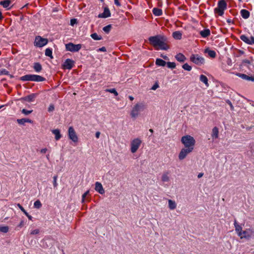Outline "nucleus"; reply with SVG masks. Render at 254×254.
I'll return each mask as SVG.
<instances>
[{"mask_svg": "<svg viewBox=\"0 0 254 254\" xmlns=\"http://www.w3.org/2000/svg\"><path fill=\"white\" fill-rule=\"evenodd\" d=\"M54 109H55V107H54V105L51 104L50 105V106L48 108V111L49 112H53L54 110Z\"/></svg>", "mask_w": 254, "mask_h": 254, "instance_id": "09e8293b", "label": "nucleus"}, {"mask_svg": "<svg viewBox=\"0 0 254 254\" xmlns=\"http://www.w3.org/2000/svg\"><path fill=\"white\" fill-rule=\"evenodd\" d=\"M249 38H250L248 37L247 36H246L245 35H242L240 36V39L243 41H244V42H245L246 43H247L248 44H249V43H250Z\"/></svg>", "mask_w": 254, "mask_h": 254, "instance_id": "72a5a7b5", "label": "nucleus"}, {"mask_svg": "<svg viewBox=\"0 0 254 254\" xmlns=\"http://www.w3.org/2000/svg\"><path fill=\"white\" fill-rule=\"evenodd\" d=\"M57 178H58L57 175L54 176L53 177V186H54V188H57V187L58 186V184L57 182Z\"/></svg>", "mask_w": 254, "mask_h": 254, "instance_id": "c03bdc74", "label": "nucleus"}, {"mask_svg": "<svg viewBox=\"0 0 254 254\" xmlns=\"http://www.w3.org/2000/svg\"><path fill=\"white\" fill-rule=\"evenodd\" d=\"M219 130L217 127H215L213 128L212 130L211 136L213 139H216L218 137Z\"/></svg>", "mask_w": 254, "mask_h": 254, "instance_id": "aec40b11", "label": "nucleus"}, {"mask_svg": "<svg viewBox=\"0 0 254 254\" xmlns=\"http://www.w3.org/2000/svg\"><path fill=\"white\" fill-rule=\"evenodd\" d=\"M129 99L131 100V101H132L133 99H134V98L131 96H129Z\"/></svg>", "mask_w": 254, "mask_h": 254, "instance_id": "338daca9", "label": "nucleus"}, {"mask_svg": "<svg viewBox=\"0 0 254 254\" xmlns=\"http://www.w3.org/2000/svg\"><path fill=\"white\" fill-rule=\"evenodd\" d=\"M166 64L167 65V67L171 69H174L176 67V64L174 62H166Z\"/></svg>", "mask_w": 254, "mask_h": 254, "instance_id": "c9c22d12", "label": "nucleus"}, {"mask_svg": "<svg viewBox=\"0 0 254 254\" xmlns=\"http://www.w3.org/2000/svg\"><path fill=\"white\" fill-rule=\"evenodd\" d=\"M39 233V230L38 229H35L31 232V235L38 234Z\"/></svg>", "mask_w": 254, "mask_h": 254, "instance_id": "864d4df0", "label": "nucleus"}, {"mask_svg": "<svg viewBox=\"0 0 254 254\" xmlns=\"http://www.w3.org/2000/svg\"><path fill=\"white\" fill-rule=\"evenodd\" d=\"M17 122L19 125H24V124L26 123L25 119H17Z\"/></svg>", "mask_w": 254, "mask_h": 254, "instance_id": "a18cd8bd", "label": "nucleus"}, {"mask_svg": "<svg viewBox=\"0 0 254 254\" xmlns=\"http://www.w3.org/2000/svg\"><path fill=\"white\" fill-rule=\"evenodd\" d=\"M114 1L115 4H116L117 6H120L121 5V3L119 2L118 0H114Z\"/></svg>", "mask_w": 254, "mask_h": 254, "instance_id": "680f3d73", "label": "nucleus"}, {"mask_svg": "<svg viewBox=\"0 0 254 254\" xmlns=\"http://www.w3.org/2000/svg\"><path fill=\"white\" fill-rule=\"evenodd\" d=\"M105 91L107 92L113 93L115 96L118 95V93L117 91H116V89H115V88L106 89L105 90Z\"/></svg>", "mask_w": 254, "mask_h": 254, "instance_id": "58836bf2", "label": "nucleus"}, {"mask_svg": "<svg viewBox=\"0 0 254 254\" xmlns=\"http://www.w3.org/2000/svg\"><path fill=\"white\" fill-rule=\"evenodd\" d=\"M68 134L69 138L74 142L78 141V137L74 128L72 127H70L68 130Z\"/></svg>", "mask_w": 254, "mask_h": 254, "instance_id": "f8f14e48", "label": "nucleus"}, {"mask_svg": "<svg viewBox=\"0 0 254 254\" xmlns=\"http://www.w3.org/2000/svg\"><path fill=\"white\" fill-rule=\"evenodd\" d=\"M251 62L248 60H244L242 61L241 66L242 67L246 66L249 68H250V65H251Z\"/></svg>", "mask_w": 254, "mask_h": 254, "instance_id": "2f4dec72", "label": "nucleus"}, {"mask_svg": "<svg viewBox=\"0 0 254 254\" xmlns=\"http://www.w3.org/2000/svg\"><path fill=\"white\" fill-rule=\"evenodd\" d=\"M144 109V105L142 103L136 104L132 108L130 115L131 118L135 119L138 117L140 112Z\"/></svg>", "mask_w": 254, "mask_h": 254, "instance_id": "20e7f679", "label": "nucleus"}, {"mask_svg": "<svg viewBox=\"0 0 254 254\" xmlns=\"http://www.w3.org/2000/svg\"><path fill=\"white\" fill-rule=\"evenodd\" d=\"M155 64L158 66H164L166 64V62L161 59H157Z\"/></svg>", "mask_w": 254, "mask_h": 254, "instance_id": "c85d7f7f", "label": "nucleus"}, {"mask_svg": "<svg viewBox=\"0 0 254 254\" xmlns=\"http://www.w3.org/2000/svg\"><path fill=\"white\" fill-rule=\"evenodd\" d=\"M112 25L109 24L108 25L103 28V30L106 33H109L110 31H111V29L112 28Z\"/></svg>", "mask_w": 254, "mask_h": 254, "instance_id": "f704fd0d", "label": "nucleus"}, {"mask_svg": "<svg viewBox=\"0 0 254 254\" xmlns=\"http://www.w3.org/2000/svg\"><path fill=\"white\" fill-rule=\"evenodd\" d=\"M0 74L9 75V72L5 69H2L0 70Z\"/></svg>", "mask_w": 254, "mask_h": 254, "instance_id": "de8ad7c7", "label": "nucleus"}, {"mask_svg": "<svg viewBox=\"0 0 254 254\" xmlns=\"http://www.w3.org/2000/svg\"><path fill=\"white\" fill-rule=\"evenodd\" d=\"M33 68L34 70L37 72L41 71L42 70V66L39 63H34Z\"/></svg>", "mask_w": 254, "mask_h": 254, "instance_id": "7c9ffc66", "label": "nucleus"}, {"mask_svg": "<svg viewBox=\"0 0 254 254\" xmlns=\"http://www.w3.org/2000/svg\"><path fill=\"white\" fill-rule=\"evenodd\" d=\"M182 67L187 71H190L191 69V66L189 65L187 63L183 65Z\"/></svg>", "mask_w": 254, "mask_h": 254, "instance_id": "79ce46f5", "label": "nucleus"}, {"mask_svg": "<svg viewBox=\"0 0 254 254\" xmlns=\"http://www.w3.org/2000/svg\"><path fill=\"white\" fill-rule=\"evenodd\" d=\"M250 43L249 45H253L254 44V37L253 36L250 37L249 38Z\"/></svg>", "mask_w": 254, "mask_h": 254, "instance_id": "3c124183", "label": "nucleus"}, {"mask_svg": "<svg viewBox=\"0 0 254 254\" xmlns=\"http://www.w3.org/2000/svg\"><path fill=\"white\" fill-rule=\"evenodd\" d=\"M52 132L55 135V139L56 140H58L61 138L62 136L60 133V131L59 129H53L52 131Z\"/></svg>", "mask_w": 254, "mask_h": 254, "instance_id": "412c9836", "label": "nucleus"}, {"mask_svg": "<svg viewBox=\"0 0 254 254\" xmlns=\"http://www.w3.org/2000/svg\"><path fill=\"white\" fill-rule=\"evenodd\" d=\"M74 62L69 59H66L63 64L64 69H70L74 65Z\"/></svg>", "mask_w": 254, "mask_h": 254, "instance_id": "ddd939ff", "label": "nucleus"}, {"mask_svg": "<svg viewBox=\"0 0 254 254\" xmlns=\"http://www.w3.org/2000/svg\"><path fill=\"white\" fill-rule=\"evenodd\" d=\"M199 79L201 82L204 83L207 87H208L209 86V84L208 82V79H207V77L205 75H204L203 74L200 75Z\"/></svg>", "mask_w": 254, "mask_h": 254, "instance_id": "bb28decb", "label": "nucleus"}, {"mask_svg": "<svg viewBox=\"0 0 254 254\" xmlns=\"http://www.w3.org/2000/svg\"><path fill=\"white\" fill-rule=\"evenodd\" d=\"M234 226L235 228L236 231L237 232V234L240 238L242 237V236L243 235V230H242V227L238 224L237 221L235 220L234 221Z\"/></svg>", "mask_w": 254, "mask_h": 254, "instance_id": "4468645a", "label": "nucleus"}, {"mask_svg": "<svg viewBox=\"0 0 254 254\" xmlns=\"http://www.w3.org/2000/svg\"><path fill=\"white\" fill-rule=\"evenodd\" d=\"M241 14L243 18L247 19L250 16V12L246 9H242L241 10Z\"/></svg>", "mask_w": 254, "mask_h": 254, "instance_id": "5701e85b", "label": "nucleus"}, {"mask_svg": "<svg viewBox=\"0 0 254 254\" xmlns=\"http://www.w3.org/2000/svg\"><path fill=\"white\" fill-rule=\"evenodd\" d=\"M153 13L155 16H160L162 14V10L158 8H154L152 10Z\"/></svg>", "mask_w": 254, "mask_h": 254, "instance_id": "c756f323", "label": "nucleus"}, {"mask_svg": "<svg viewBox=\"0 0 254 254\" xmlns=\"http://www.w3.org/2000/svg\"><path fill=\"white\" fill-rule=\"evenodd\" d=\"M8 226H0V232L6 233L8 231Z\"/></svg>", "mask_w": 254, "mask_h": 254, "instance_id": "a19ab883", "label": "nucleus"}, {"mask_svg": "<svg viewBox=\"0 0 254 254\" xmlns=\"http://www.w3.org/2000/svg\"><path fill=\"white\" fill-rule=\"evenodd\" d=\"M168 205H169V208L171 210H174L177 207V204H176L175 201L174 200H172L171 199L168 200Z\"/></svg>", "mask_w": 254, "mask_h": 254, "instance_id": "b1692460", "label": "nucleus"}, {"mask_svg": "<svg viewBox=\"0 0 254 254\" xmlns=\"http://www.w3.org/2000/svg\"><path fill=\"white\" fill-rule=\"evenodd\" d=\"M182 33L180 31H177L173 33V37L174 39L180 40L182 38Z\"/></svg>", "mask_w": 254, "mask_h": 254, "instance_id": "cd10ccee", "label": "nucleus"}, {"mask_svg": "<svg viewBox=\"0 0 254 254\" xmlns=\"http://www.w3.org/2000/svg\"><path fill=\"white\" fill-rule=\"evenodd\" d=\"M22 81H32L36 82H41L46 80V79L39 75L35 74H26L20 77Z\"/></svg>", "mask_w": 254, "mask_h": 254, "instance_id": "7ed1b4c3", "label": "nucleus"}, {"mask_svg": "<svg viewBox=\"0 0 254 254\" xmlns=\"http://www.w3.org/2000/svg\"><path fill=\"white\" fill-rule=\"evenodd\" d=\"M227 3L225 0H220L218 6L214 9L215 13H218L220 16L224 14V10L226 8Z\"/></svg>", "mask_w": 254, "mask_h": 254, "instance_id": "39448f33", "label": "nucleus"}, {"mask_svg": "<svg viewBox=\"0 0 254 254\" xmlns=\"http://www.w3.org/2000/svg\"><path fill=\"white\" fill-rule=\"evenodd\" d=\"M37 94L33 93L28 96L22 97V98H21V100L26 101L28 102H31L34 100L35 98L37 97Z\"/></svg>", "mask_w": 254, "mask_h": 254, "instance_id": "dca6fc26", "label": "nucleus"}, {"mask_svg": "<svg viewBox=\"0 0 254 254\" xmlns=\"http://www.w3.org/2000/svg\"><path fill=\"white\" fill-rule=\"evenodd\" d=\"M243 235L241 239L245 238L248 240L254 238V229L248 228L243 231Z\"/></svg>", "mask_w": 254, "mask_h": 254, "instance_id": "6e6552de", "label": "nucleus"}, {"mask_svg": "<svg viewBox=\"0 0 254 254\" xmlns=\"http://www.w3.org/2000/svg\"><path fill=\"white\" fill-rule=\"evenodd\" d=\"M11 3L10 0H4L0 2V4L2 5L4 8L9 9L8 7Z\"/></svg>", "mask_w": 254, "mask_h": 254, "instance_id": "a878e982", "label": "nucleus"}, {"mask_svg": "<svg viewBox=\"0 0 254 254\" xmlns=\"http://www.w3.org/2000/svg\"><path fill=\"white\" fill-rule=\"evenodd\" d=\"M148 40L156 50H167L169 48L167 45L168 40L164 36L161 35L151 36Z\"/></svg>", "mask_w": 254, "mask_h": 254, "instance_id": "f257e3e1", "label": "nucleus"}, {"mask_svg": "<svg viewBox=\"0 0 254 254\" xmlns=\"http://www.w3.org/2000/svg\"><path fill=\"white\" fill-rule=\"evenodd\" d=\"M111 16V13L109 9L106 7L104 8V12L98 15L99 18H107Z\"/></svg>", "mask_w": 254, "mask_h": 254, "instance_id": "2eb2a0df", "label": "nucleus"}, {"mask_svg": "<svg viewBox=\"0 0 254 254\" xmlns=\"http://www.w3.org/2000/svg\"><path fill=\"white\" fill-rule=\"evenodd\" d=\"M159 87V85L157 83H155L153 86L151 87V89L153 90H156L157 88Z\"/></svg>", "mask_w": 254, "mask_h": 254, "instance_id": "603ef678", "label": "nucleus"}, {"mask_svg": "<svg viewBox=\"0 0 254 254\" xmlns=\"http://www.w3.org/2000/svg\"><path fill=\"white\" fill-rule=\"evenodd\" d=\"M34 206L36 208H40L42 206V204L39 200H37L34 203Z\"/></svg>", "mask_w": 254, "mask_h": 254, "instance_id": "ea45409f", "label": "nucleus"}, {"mask_svg": "<svg viewBox=\"0 0 254 254\" xmlns=\"http://www.w3.org/2000/svg\"><path fill=\"white\" fill-rule=\"evenodd\" d=\"M33 112L32 110H27L26 109H23L21 110L22 113L25 115H28Z\"/></svg>", "mask_w": 254, "mask_h": 254, "instance_id": "37998d69", "label": "nucleus"}, {"mask_svg": "<svg viewBox=\"0 0 254 254\" xmlns=\"http://www.w3.org/2000/svg\"><path fill=\"white\" fill-rule=\"evenodd\" d=\"M161 57L162 58H163L164 60H169L168 57L167 56H166V55H164L163 54H161Z\"/></svg>", "mask_w": 254, "mask_h": 254, "instance_id": "13d9d810", "label": "nucleus"}, {"mask_svg": "<svg viewBox=\"0 0 254 254\" xmlns=\"http://www.w3.org/2000/svg\"><path fill=\"white\" fill-rule=\"evenodd\" d=\"M95 190L100 194H103L105 190L103 188L102 184L99 182H96Z\"/></svg>", "mask_w": 254, "mask_h": 254, "instance_id": "f3484780", "label": "nucleus"}, {"mask_svg": "<svg viewBox=\"0 0 254 254\" xmlns=\"http://www.w3.org/2000/svg\"><path fill=\"white\" fill-rule=\"evenodd\" d=\"M25 121H26V123H31L32 122V121L29 119H25Z\"/></svg>", "mask_w": 254, "mask_h": 254, "instance_id": "0e129e2a", "label": "nucleus"}, {"mask_svg": "<svg viewBox=\"0 0 254 254\" xmlns=\"http://www.w3.org/2000/svg\"><path fill=\"white\" fill-rule=\"evenodd\" d=\"M100 135V132L99 131H97L95 133V136L96 138H99Z\"/></svg>", "mask_w": 254, "mask_h": 254, "instance_id": "052dcab7", "label": "nucleus"}, {"mask_svg": "<svg viewBox=\"0 0 254 254\" xmlns=\"http://www.w3.org/2000/svg\"><path fill=\"white\" fill-rule=\"evenodd\" d=\"M200 34L202 37L206 38L210 35V31L209 29H206L202 31H201L200 32Z\"/></svg>", "mask_w": 254, "mask_h": 254, "instance_id": "4be33fe9", "label": "nucleus"}, {"mask_svg": "<svg viewBox=\"0 0 254 254\" xmlns=\"http://www.w3.org/2000/svg\"><path fill=\"white\" fill-rule=\"evenodd\" d=\"M226 103H227L228 104H229V105H230V108H231V109L232 110H234V106H233V105H232V104L231 102L229 100H227L226 101Z\"/></svg>", "mask_w": 254, "mask_h": 254, "instance_id": "8fccbe9b", "label": "nucleus"}, {"mask_svg": "<svg viewBox=\"0 0 254 254\" xmlns=\"http://www.w3.org/2000/svg\"><path fill=\"white\" fill-rule=\"evenodd\" d=\"M82 47L81 44H74L72 43H69L65 44V49L67 51L76 52L79 51Z\"/></svg>", "mask_w": 254, "mask_h": 254, "instance_id": "0eeeda50", "label": "nucleus"}, {"mask_svg": "<svg viewBox=\"0 0 254 254\" xmlns=\"http://www.w3.org/2000/svg\"><path fill=\"white\" fill-rule=\"evenodd\" d=\"M45 55L50 57L51 58H53L52 50L49 48L46 49L45 50Z\"/></svg>", "mask_w": 254, "mask_h": 254, "instance_id": "e433bc0d", "label": "nucleus"}, {"mask_svg": "<svg viewBox=\"0 0 254 254\" xmlns=\"http://www.w3.org/2000/svg\"><path fill=\"white\" fill-rule=\"evenodd\" d=\"M142 143L141 140L139 138H136L131 140L130 142V151L132 153H135L138 149Z\"/></svg>", "mask_w": 254, "mask_h": 254, "instance_id": "423d86ee", "label": "nucleus"}, {"mask_svg": "<svg viewBox=\"0 0 254 254\" xmlns=\"http://www.w3.org/2000/svg\"><path fill=\"white\" fill-rule=\"evenodd\" d=\"M17 205L23 212H24L25 211L24 208L19 203H18Z\"/></svg>", "mask_w": 254, "mask_h": 254, "instance_id": "6e6d98bb", "label": "nucleus"}, {"mask_svg": "<svg viewBox=\"0 0 254 254\" xmlns=\"http://www.w3.org/2000/svg\"><path fill=\"white\" fill-rule=\"evenodd\" d=\"M24 214L27 216L28 215H29V214L26 212V211L25 210L24 212Z\"/></svg>", "mask_w": 254, "mask_h": 254, "instance_id": "774afa93", "label": "nucleus"}, {"mask_svg": "<svg viewBox=\"0 0 254 254\" xmlns=\"http://www.w3.org/2000/svg\"><path fill=\"white\" fill-rule=\"evenodd\" d=\"M98 51L106 52V48L105 47H102V48H99L98 50Z\"/></svg>", "mask_w": 254, "mask_h": 254, "instance_id": "4d7b16f0", "label": "nucleus"}, {"mask_svg": "<svg viewBox=\"0 0 254 254\" xmlns=\"http://www.w3.org/2000/svg\"><path fill=\"white\" fill-rule=\"evenodd\" d=\"M169 173L168 172H164L162 176V181L163 182H168L170 180L169 177Z\"/></svg>", "mask_w": 254, "mask_h": 254, "instance_id": "393cba45", "label": "nucleus"}, {"mask_svg": "<svg viewBox=\"0 0 254 254\" xmlns=\"http://www.w3.org/2000/svg\"><path fill=\"white\" fill-rule=\"evenodd\" d=\"M190 60L194 64L197 65L203 64L205 62L204 59L197 54L192 55L190 57Z\"/></svg>", "mask_w": 254, "mask_h": 254, "instance_id": "1a4fd4ad", "label": "nucleus"}, {"mask_svg": "<svg viewBox=\"0 0 254 254\" xmlns=\"http://www.w3.org/2000/svg\"><path fill=\"white\" fill-rule=\"evenodd\" d=\"M175 58L178 62L182 63L185 62L186 60L185 56L182 53H179L176 55L175 56Z\"/></svg>", "mask_w": 254, "mask_h": 254, "instance_id": "6ab92c4d", "label": "nucleus"}, {"mask_svg": "<svg viewBox=\"0 0 254 254\" xmlns=\"http://www.w3.org/2000/svg\"><path fill=\"white\" fill-rule=\"evenodd\" d=\"M76 22L77 20L76 19H71L70 20V25L72 26H73Z\"/></svg>", "mask_w": 254, "mask_h": 254, "instance_id": "5fc2aeb1", "label": "nucleus"}, {"mask_svg": "<svg viewBox=\"0 0 254 254\" xmlns=\"http://www.w3.org/2000/svg\"><path fill=\"white\" fill-rule=\"evenodd\" d=\"M181 142L185 147L193 150L195 140L192 136L189 135L183 136L181 138Z\"/></svg>", "mask_w": 254, "mask_h": 254, "instance_id": "f03ea898", "label": "nucleus"}, {"mask_svg": "<svg viewBox=\"0 0 254 254\" xmlns=\"http://www.w3.org/2000/svg\"><path fill=\"white\" fill-rule=\"evenodd\" d=\"M47 151V149L45 148H43L41 150H40V152L42 153H45L46 152V151Z\"/></svg>", "mask_w": 254, "mask_h": 254, "instance_id": "bf43d9fd", "label": "nucleus"}, {"mask_svg": "<svg viewBox=\"0 0 254 254\" xmlns=\"http://www.w3.org/2000/svg\"><path fill=\"white\" fill-rule=\"evenodd\" d=\"M91 37L95 40H100L102 39V37L98 36L96 33L92 34Z\"/></svg>", "mask_w": 254, "mask_h": 254, "instance_id": "4c0bfd02", "label": "nucleus"}, {"mask_svg": "<svg viewBox=\"0 0 254 254\" xmlns=\"http://www.w3.org/2000/svg\"><path fill=\"white\" fill-rule=\"evenodd\" d=\"M27 217H28V218L29 220H32V217L31 215H30L29 214V215H28Z\"/></svg>", "mask_w": 254, "mask_h": 254, "instance_id": "69168bd1", "label": "nucleus"}, {"mask_svg": "<svg viewBox=\"0 0 254 254\" xmlns=\"http://www.w3.org/2000/svg\"><path fill=\"white\" fill-rule=\"evenodd\" d=\"M89 192V190L86 191L85 193H84L82 196V202L83 203L85 201V198L86 196L88 194Z\"/></svg>", "mask_w": 254, "mask_h": 254, "instance_id": "49530a36", "label": "nucleus"}, {"mask_svg": "<svg viewBox=\"0 0 254 254\" xmlns=\"http://www.w3.org/2000/svg\"><path fill=\"white\" fill-rule=\"evenodd\" d=\"M192 149L189 148H182L179 154V159L180 160L184 159L186 156L192 151Z\"/></svg>", "mask_w": 254, "mask_h": 254, "instance_id": "9b49d317", "label": "nucleus"}, {"mask_svg": "<svg viewBox=\"0 0 254 254\" xmlns=\"http://www.w3.org/2000/svg\"><path fill=\"white\" fill-rule=\"evenodd\" d=\"M48 43V39L37 36L35 38L34 45L38 47H42Z\"/></svg>", "mask_w": 254, "mask_h": 254, "instance_id": "9d476101", "label": "nucleus"}, {"mask_svg": "<svg viewBox=\"0 0 254 254\" xmlns=\"http://www.w3.org/2000/svg\"><path fill=\"white\" fill-rule=\"evenodd\" d=\"M237 75L239 77H241L243 79L248 80V81H252L254 82V76H250L245 74L243 73H237Z\"/></svg>", "mask_w": 254, "mask_h": 254, "instance_id": "a211bd4d", "label": "nucleus"}, {"mask_svg": "<svg viewBox=\"0 0 254 254\" xmlns=\"http://www.w3.org/2000/svg\"><path fill=\"white\" fill-rule=\"evenodd\" d=\"M205 52L207 53L211 58H214L216 57V53L214 51L206 49Z\"/></svg>", "mask_w": 254, "mask_h": 254, "instance_id": "473e14b6", "label": "nucleus"}, {"mask_svg": "<svg viewBox=\"0 0 254 254\" xmlns=\"http://www.w3.org/2000/svg\"><path fill=\"white\" fill-rule=\"evenodd\" d=\"M203 173H200L197 175V177H198V178H201L203 176Z\"/></svg>", "mask_w": 254, "mask_h": 254, "instance_id": "e2e57ef3", "label": "nucleus"}]
</instances>
